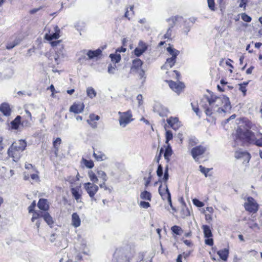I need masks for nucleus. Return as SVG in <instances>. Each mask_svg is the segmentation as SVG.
Masks as SVG:
<instances>
[{
	"instance_id": "obj_1",
	"label": "nucleus",
	"mask_w": 262,
	"mask_h": 262,
	"mask_svg": "<svg viewBox=\"0 0 262 262\" xmlns=\"http://www.w3.org/2000/svg\"><path fill=\"white\" fill-rule=\"evenodd\" d=\"M200 105L204 109L206 115H212L215 113H230L231 106L229 98H221L210 93L204 95L202 98Z\"/></svg>"
},
{
	"instance_id": "obj_2",
	"label": "nucleus",
	"mask_w": 262,
	"mask_h": 262,
	"mask_svg": "<svg viewBox=\"0 0 262 262\" xmlns=\"http://www.w3.org/2000/svg\"><path fill=\"white\" fill-rule=\"evenodd\" d=\"M236 123L238 126L233 136L235 141L253 144L257 133H254L251 129L255 130L256 126L245 118H240Z\"/></svg>"
},
{
	"instance_id": "obj_3",
	"label": "nucleus",
	"mask_w": 262,
	"mask_h": 262,
	"mask_svg": "<svg viewBox=\"0 0 262 262\" xmlns=\"http://www.w3.org/2000/svg\"><path fill=\"white\" fill-rule=\"evenodd\" d=\"M26 146L27 143L24 140H19L13 142L8 150V156L12 157L13 161H18Z\"/></svg>"
},
{
	"instance_id": "obj_4",
	"label": "nucleus",
	"mask_w": 262,
	"mask_h": 262,
	"mask_svg": "<svg viewBox=\"0 0 262 262\" xmlns=\"http://www.w3.org/2000/svg\"><path fill=\"white\" fill-rule=\"evenodd\" d=\"M244 204L245 210L250 213H256L258 210L259 205L256 201L251 196L247 197Z\"/></svg>"
},
{
	"instance_id": "obj_5",
	"label": "nucleus",
	"mask_w": 262,
	"mask_h": 262,
	"mask_svg": "<svg viewBox=\"0 0 262 262\" xmlns=\"http://www.w3.org/2000/svg\"><path fill=\"white\" fill-rule=\"evenodd\" d=\"M83 187L92 201H96L95 195L99 190V187L95 184L90 182L85 183L83 185Z\"/></svg>"
},
{
	"instance_id": "obj_6",
	"label": "nucleus",
	"mask_w": 262,
	"mask_h": 262,
	"mask_svg": "<svg viewBox=\"0 0 262 262\" xmlns=\"http://www.w3.org/2000/svg\"><path fill=\"white\" fill-rule=\"evenodd\" d=\"M207 150V148L202 145H199L192 148L191 155L194 160L198 162L200 159V156L204 154Z\"/></svg>"
},
{
	"instance_id": "obj_7",
	"label": "nucleus",
	"mask_w": 262,
	"mask_h": 262,
	"mask_svg": "<svg viewBox=\"0 0 262 262\" xmlns=\"http://www.w3.org/2000/svg\"><path fill=\"white\" fill-rule=\"evenodd\" d=\"M81 52H83V54H85L86 53V55L88 56V58H85V56L84 55L83 56H81V57L79 58L78 60L80 62L82 60L86 59H92L95 57H98L99 55H101L102 51L100 49H98L95 51L93 50H88L86 51L85 50H84L81 51Z\"/></svg>"
},
{
	"instance_id": "obj_8",
	"label": "nucleus",
	"mask_w": 262,
	"mask_h": 262,
	"mask_svg": "<svg viewBox=\"0 0 262 262\" xmlns=\"http://www.w3.org/2000/svg\"><path fill=\"white\" fill-rule=\"evenodd\" d=\"M166 81L168 83L170 89L178 94H179L184 88V84L183 82H176L172 80H166Z\"/></svg>"
},
{
	"instance_id": "obj_9",
	"label": "nucleus",
	"mask_w": 262,
	"mask_h": 262,
	"mask_svg": "<svg viewBox=\"0 0 262 262\" xmlns=\"http://www.w3.org/2000/svg\"><path fill=\"white\" fill-rule=\"evenodd\" d=\"M167 123L170 127L175 130L178 129L182 125L181 122L177 117H171L167 119Z\"/></svg>"
},
{
	"instance_id": "obj_10",
	"label": "nucleus",
	"mask_w": 262,
	"mask_h": 262,
	"mask_svg": "<svg viewBox=\"0 0 262 262\" xmlns=\"http://www.w3.org/2000/svg\"><path fill=\"white\" fill-rule=\"evenodd\" d=\"M29 123L28 122H21L20 116H17L16 118L11 121L10 123V127L12 129H18L20 125L22 126H27Z\"/></svg>"
},
{
	"instance_id": "obj_11",
	"label": "nucleus",
	"mask_w": 262,
	"mask_h": 262,
	"mask_svg": "<svg viewBox=\"0 0 262 262\" xmlns=\"http://www.w3.org/2000/svg\"><path fill=\"white\" fill-rule=\"evenodd\" d=\"M84 105L81 102H75L70 107V111L75 114L81 113L83 110Z\"/></svg>"
},
{
	"instance_id": "obj_12",
	"label": "nucleus",
	"mask_w": 262,
	"mask_h": 262,
	"mask_svg": "<svg viewBox=\"0 0 262 262\" xmlns=\"http://www.w3.org/2000/svg\"><path fill=\"white\" fill-rule=\"evenodd\" d=\"M71 192L73 198L76 200L77 203L80 202L82 196V190L80 186L72 187Z\"/></svg>"
},
{
	"instance_id": "obj_13",
	"label": "nucleus",
	"mask_w": 262,
	"mask_h": 262,
	"mask_svg": "<svg viewBox=\"0 0 262 262\" xmlns=\"http://www.w3.org/2000/svg\"><path fill=\"white\" fill-rule=\"evenodd\" d=\"M153 111L155 113H157L158 115H166L169 113L168 110L166 107H165L160 103H156L155 104Z\"/></svg>"
},
{
	"instance_id": "obj_14",
	"label": "nucleus",
	"mask_w": 262,
	"mask_h": 262,
	"mask_svg": "<svg viewBox=\"0 0 262 262\" xmlns=\"http://www.w3.org/2000/svg\"><path fill=\"white\" fill-rule=\"evenodd\" d=\"M179 18L178 16H174L168 19V21H171L172 24H170V26L168 28L167 30L166 33L164 35V38L165 39H170L171 36L172 35V29L175 25V21L177 20V18Z\"/></svg>"
},
{
	"instance_id": "obj_15",
	"label": "nucleus",
	"mask_w": 262,
	"mask_h": 262,
	"mask_svg": "<svg viewBox=\"0 0 262 262\" xmlns=\"http://www.w3.org/2000/svg\"><path fill=\"white\" fill-rule=\"evenodd\" d=\"M56 56L54 57L55 62L57 64H58L60 61L61 58L64 57V50L63 45L59 46V47H57L55 49Z\"/></svg>"
},
{
	"instance_id": "obj_16",
	"label": "nucleus",
	"mask_w": 262,
	"mask_h": 262,
	"mask_svg": "<svg viewBox=\"0 0 262 262\" xmlns=\"http://www.w3.org/2000/svg\"><path fill=\"white\" fill-rule=\"evenodd\" d=\"M54 32L49 33V34H46L45 35V38L49 41L52 40L53 39H58L60 35V29L57 26H56L54 28Z\"/></svg>"
},
{
	"instance_id": "obj_17",
	"label": "nucleus",
	"mask_w": 262,
	"mask_h": 262,
	"mask_svg": "<svg viewBox=\"0 0 262 262\" xmlns=\"http://www.w3.org/2000/svg\"><path fill=\"white\" fill-rule=\"evenodd\" d=\"M132 117V116H120L119 119L120 125L122 127H125L133 120Z\"/></svg>"
},
{
	"instance_id": "obj_18",
	"label": "nucleus",
	"mask_w": 262,
	"mask_h": 262,
	"mask_svg": "<svg viewBox=\"0 0 262 262\" xmlns=\"http://www.w3.org/2000/svg\"><path fill=\"white\" fill-rule=\"evenodd\" d=\"M142 64L143 61L139 58H136L133 60L130 70L133 72H137L139 70L141 69Z\"/></svg>"
},
{
	"instance_id": "obj_19",
	"label": "nucleus",
	"mask_w": 262,
	"mask_h": 262,
	"mask_svg": "<svg viewBox=\"0 0 262 262\" xmlns=\"http://www.w3.org/2000/svg\"><path fill=\"white\" fill-rule=\"evenodd\" d=\"M38 207L42 211H48L49 209V205L47 199H39L38 204Z\"/></svg>"
},
{
	"instance_id": "obj_20",
	"label": "nucleus",
	"mask_w": 262,
	"mask_h": 262,
	"mask_svg": "<svg viewBox=\"0 0 262 262\" xmlns=\"http://www.w3.org/2000/svg\"><path fill=\"white\" fill-rule=\"evenodd\" d=\"M177 57H170L166 59L165 64L161 67V69H168L171 68L176 62Z\"/></svg>"
},
{
	"instance_id": "obj_21",
	"label": "nucleus",
	"mask_w": 262,
	"mask_h": 262,
	"mask_svg": "<svg viewBox=\"0 0 262 262\" xmlns=\"http://www.w3.org/2000/svg\"><path fill=\"white\" fill-rule=\"evenodd\" d=\"M71 224L75 228H77L80 226L81 220L77 213L72 214Z\"/></svg>"
},
{
	"instance_id": "obj_22",
	"label": "nucleus",
	"mask_w": 262,
	"mask_h": 262,
	"mask_svg": "<svg viewBox=\"0 0 262 262\" xmlns=\"http://www.w3.org/2000/svg\"><path fill=\"white\" fill-rule=\"evenodd\" d=\"M99 119V116H89V118L86 119V121L93 128H95L97 127V121Z\"/></svg>"
},
{
	"instance_id": "obj_23",
	"label": "nucleus",
	"mask_w": 262,
	"mask_h": 262,
	"mask_svg": "<svg viewBox=\"0 0 262 262\" xmlns=\"http://www.w3.org/2000/svg\"><path fill=\"white\" fill-rule=\"evenodd\" d=\"M0 111L3 115H10L11 113L10 105L6 102L3 103L1 104Z\"/></svg>"
},
{
	"instance_id": "obj_24",
	"label": "nucleus",
	"mask_w": 262,
	"mask_h": 262,
	"mask_svg": "<svg viewBox=\"0 0 262 262\" xmlns=\"http://www.w3.org/2000/svg\"><path fill=\"white\" fill-rule=\"evenodd\" d=\"M229 253V249L227 248L219 250L217 252V254L219 255L220 258L224 261H226L227 260Z\"/></svg>"
},
{
	"instance_id": "obj_25",
	"label": "nucleus",
	"mask_w": 262,
	"mask_h": 262,
	"mask_svg": "<svg viewBox=\"0 0 262 262\" xmlns=\"http://www.w3.org/2000/svg\"><path fill=\"white\" fill-rule=\"evenodd\" d=\"M234 156L237 159L245 157V160H248L249 161L250 159V154L246 151H236L235 152Z\"/></svg>"
},
{
	"instance_id": "obj_26",
	"label": "nucleus",
	"mask_w": 262,
	"mask_h": 262,
	"mask_svg": "<svg viewBox=\"0 0 262 262\" xmlns=\"http://www.w3.org/2000/svg\"><path fill=\"white\" fill-rule=\"evenodd\" d=\"M93 156L98 161H104L107 159L106 155L101 151L94 152Z\"/></svg>"
},
{
	"instance_id": "obj_27",
	"label": "nucleus",
	"mask_w": 262,
	"mask_h": 262,
	"mask_svg": "<svg viewBox=\"0 0 262 262\" xmlns=\"http://www.w3.org/2000/svg\"><path fill=\"white\" fill-rule=\"evenodd\" d=\"M202 229L205 237H212V233L210 227L207 225H204L202 226Z\"/></svg>"
},
{
	"instance_id": "obj_28",
	"label": "nucleus",
	"mask_w": 262,
	"mask_h": 262,
	"mask_svg": "<svg viewBox=\"0 0 262 262\" xmlns=\"http://www.w3.org/2000/svg\"><path fill=\"white\" fill-rule=\"evenodd\" d=\"M172 150L169 144H167V147L165 149L164 157L167 162L169 161V158L172 155Z\"/></svg>"
},
{
	"instance_id": "obj_29",
	"label": "nucleus",
	"mask_w": 262,
	"mask_h": 262,
	"mask_svg": "<svg viewBox=\"0 0 262 262\" xmlns=\"http://www.w3.org/2000/svg\"><path fill=\"white\" fill-rule=\"evenodd\" d=\"M43 220L47 223V224L51 227L54 224L53 217L50 215L49 213L48 212H45V214H44Z\"/></svg>"
},
{
	"instance_id": "obj_30",
	"label": "nucleus",
	"mask_w": 262,
	"mask_h": 262,
	"mask_svg": "<svg viewBox=\"0 0 262 262\" xmlns=\"http://www.w3.org/2000/svg\"><path fill=\"white\" fill-rule=\"evenodd\" d=\"M158 190H159V194H160V195L161 196V197L162 198V199L163 200L167 199V193H168V192H169L167 186H166V189L165 190L164 189L162 190V186L160 185V187H159Z\"/></svg>"
},
{
	"instance_id": "obj_31",
	"label": "nucleus",
	"mask_w": 262,
	"mask_h": 262,
	"mask_svg": "<svg viewBox=\"0 0 262 262\" xmlns=\"http://www.w3.org/2000/svg\"><path fill=\"white\" fill-rule=\"evenodd\" d=\"M158 190H159V194H160V195L161 196V197L162 198V199L163 200L167 199V193H168V192H169L167 186H166V189L165 190L164 189L162 190V186L160 185V187H159Z\"/></svg>"
},
{
	"instance_id": "obj_32",
	"label": "nucleus",
	"mask_w": 262,
	"mask_h": 262,
	"mask_svg": "<svg viewBox=\"0 0 262 262\" xmlns=\"http://www.w3.org/2000/svg\"><path fill=\"white\" fill-rule=\"evenodd\" d=\"M140 198L142 200L150 201L151 199V195L149 192L144 190L141 193Z\"/></svg>"
},
{
	"instance_id": "obj_33",
	"label": "nucleus",
	"mask_w": 262,
	"mask_h": 262,
	"mask_svg": "<svg viewBox=\"0 0 262 262\" xmlns=\"http://www.w3.org/2000/svg\"><path fill=\"white\" fill-rule=\"evenodd\" d=\"M167 51L172 56L171 57H177V56L180 53L179 51L172 48L171 47H167Z\"/></svg>"
},
{
	"instance_id": "obj_34",
	"label": "nucleus",
	"mask_w": 262,
	"mask_h": 262,
	"mask_svg": "<svg viewBox=\"0 0 262 262\" xmlns=\"http://www.w3.org/2000/svg\"><path fill=\"white\" fill-rule=\"evenodd\" d=\"M88 176L90 180L92 182V183L95 184L98 182V177L95 174V173L93 171L91 170L89 171Z\"/></svg>"
},
{
	"instance_id": "obj_35",
	"label": "nucleus",
	"mask_w": 262,
	"mask_h": 262,
	"mask_svg": "<svg viewBox=\"0 0 262 262\" xmlns=\"http://www.w3.org/2000/svg\"><path fill=\"white\" fill-rule=\"evenodd\" d=\"M96 92L92 87H89L86 89L87 96L92 99L96 96Z\"/></svg>"
},
{
	"instance_id": "obj_36",
	"label": "nucleus",
	"mask_w": 262,
	"mask_h": 262,
	"mask_svg": "<svg viewBox=\"0 0 262 262\" xmlns=\"http://www.w3.org/2000/svg\"><path fill=\"white\" fill-rule=\"evenodd\" d=\"M81 161L82 163L85 165V166L88 168H92L94 166V162L91 160H88L84 159V158H82Z\"/></svg>"
},
{
	"instance_id": "obj_37",
	"label": "nucleus",
	"mask_w": 262,
	"mask_h": 262,
	"mask_svg": "<svg viewBox=\"0 0 262 262\" xmlns=\"http://www.w3.org/2000/svg\"><path fill=\"white\" fill-rule=\"evenodd\" d=\"M110 57L112 61L115 63H118L121 60V55L120 54H111Z\"/></svg>"
},
{
	"instance_id": "obj_38",
	"label": "nucleus",
	"mask_w": 262,
	"mask_h": 262,
	"mask_svg": "<svg viewBox=\"0 0 262 262\" xmlns=\"http://www.w3.org/2000/svg\"><path fill=\"white\" fill-rule=\"evenodd\" d=\"M191 26L189 25V22L187 20L185 21V26L183 28L182 31L186 35H188L189 32L190 31Z\"/></svg>"
},
{
	"instance_id": "obj_39",
	"label": "nucleus",
	"mask_w": 262,
	"mask_h": 262,
	"mask_svg": "<svg viewBox=\"0 0 262 262\" xmlns=\"http://www.w3.org/2000/svg\"><path fill=\"white\" fill-rule=\"evenodd\" d=\"M20 40L19 39H15L13 42H9L7 43L6 46V49L8 50H10L13 49L14 47L18 45Z\"/></svg>"
},
{
	"instance_id": "obj_40",
	"label": "nucleus",
	"mask_w": 262,
	"mask_h": 262,
	"mask_svg": "<svg viewBox=\"0 0 262 262\" xmlns=\"http://www.w3.org/2000/svg\"><path fill=\"white\" fill-rule=\"evenodd\" d=\"M171 231L177 235H181L183 232L182 229L178 226H173L171 228Z\"/></svg>"
},
{
	"instance_id": "obj_41",
	"label": "nucleus",
	"mask_w": 262,
	"mask_h": 262,
	"mask_svg": "<svg viewBox=\"0 0 262 262\" xmlns=\"http://www.w3.org/2000/svg\"><path fill=\"white\" fill-rule=\"evenodd\" d=\"M25 167L26 169L29 170V172H35L38 173V171L35 168L34 166H33L31 164L26 163L25 165Z\"/></svg>"
},
{
	"instance_id": "obj_42",
	"label": "nucleus",
	"mask_w": 262,
	"mask_h": 262,
	"mask_svg": "<svg viewBox=\"0 0 262 262\" xmlns=\"http://www.w3.org/2000/svg\"><path fill=\"white\" fill-rule=\"evenodd\" d=\"M97 174L98 177L100 179H102L103 181L106 182L107 181V177L106 173L104 171L102 170H98Z\"/></svg>"
},
{
	"instance_id": "obj_43",
	"label": "nucleus",
	"mask_w": 262,
	"mask_h": 262,
	"mask_svg": "<svg viewBox=\"0 0 262 262\" xmlns=\"http://www.w3.org/2000/svg\"><path fill=\"white\" fill-rule=\"evenodd\" d=\"M137 72L138 73L140 78L143 79V80L142 81V84H143L144 83V82L145 81V79H146L145 71H144L143 69H141L139 70Z\"/></svg>"
},
{
	"instance_id": "obj_44",
	"label": "nucleus",
	"mask_w": 262,
	"mask_h": 262,
	"mask_svg": "<svg viewBox=\"0 0 262 262\" xmlns=\"http://www.w3.org/2000/svg\"><path fill=\"white\" fill-rule=\"evenodd\" d=\"M61 142V140L60 138H57L53 142V146H54V147L55 148V154L56 155L57 154V152L58 151V147L57 146V145L60 144Z\"/></svg>"
},
{
	"instance_id": "obj_45",
	"label": "nucleus",
	"mask_w": 262,
	"mask_h": 262,
	"mask_svg": "<svg viewBox=\"0 0 262 262\" xmlns=\"http://www.w3.org/2000/svg\"><path fill=\"white\" fill-rule=\"evenodd\" d=\"M166 143L169 144V141L171 140L173 138V135L170 130H167L166 132Z\"/></svg>"
},
{
	"instance_id": "obj_46",
	"label": "nucleus",
	"mask_w": 262,
	"mask_h": 262,
	"mask_svg": "<svg viewBox=\"0 0 262 262\" xmlns=\"http://www.w3.org/2000/svg\"><path fill=\"white\" fill-rule=\"evenodd\" d=\"M248 84V82H244L243 83L239 84V89L241 91H242L244 93V95L246 94V93L247 90H246V86Z\"/></svg>"
},
{
	"instance_id": "obj_47",
	"label": "nucleus",
	"mask_w": 262,
	"mask_h": 262,
	"mask_svg": "<svg viewBox=\"0 0 262 262\" xmlns=\"http://www.w3.org/2000/svg\"><path fill=\"white\" fill-rule=\"evenodd\" d=\"M66 181L71 184H74L75 182L79 180V178H75V177L68 176L65 179Z\"/></svg>"
},
{
	"instance_id": "obj_48",
	"label": "nucleus",
	"mask_w": 262,
	"mask_h": 262,
	"mask_svg": "<svg viewBox=\"0 0 262 262\" xmlns=\"http://www.w3.org/2000/svg\"><path fill=\"white\" fill-rule=\"evenodd\" d=\"M198 143V140L195 137H191L189 140V145L194 146Z\"/></svg>"
},
{
	"instance_id": "obj_49",
	"label": "nucleus",
	"mask_w": 262,
	"mask_h": 262,
	"mask_svg": "<svg viewBox=\"0 0 262 262\" xmlns=\"http://www.w3.org/2000/svg\"><path fill=\"white\" fill-rule=\"evenodd\" d=\"M241 18L245 22L249 23L251 21V17L245 13L241 14Z\"/></svg>"
},
{
	"instance_id": "obj_50",
	"label": "nucleus",
	"mask_w": 262,
	"mask_h": 262,
	"mask_svg": "<svg viewBox=\"0 0 262 262\" xmlns=\"http://www.w3.org/2000/svg\"><path fill=\"white\" fill-rule=\"evenodd\" d=\"M193 204L198 207H202L204 206V203L200 201H199L197 199H194L192 200Z\"/></svg>"
},
{
	"instance_id": "obj_51",
	"label": "nucleus",
	"mask_w": 262,
	"mask_h": 262,
	"mask_svg": "<svg viewBox=\"0 0 262 262\" xmlns=\"http://www.w3.org/2000/svg\"><path fill=\"white\" fill-rule=\"evenodd\" d=\"M138 48H139L140 49H142L143 51L145 52L147 49V46L144 42L140 40L139 42Z\"/></svg>"
},
{
	"instance_id": "obj_52",
	"label": "nucleus",
	"mask_w": 262,
	"mask_h": 262,
	"mask_svg": "<svg viewBox=\"0 0 262 262\" xmlns=\"http://www.w3.org/2000/svg\"><path fill=\"white\" fill-rule=\"evenodd\" d=\"M181 215L183 218L190 215V212L188 209L187 208H183L181 210Z\"/></svg>"
},
{
	"instance_id": "obj_53",
	"label": "nucleus",
	"mask_w": 262,
	"mask_h": 262,
	"mask_svg": "<svg viewBox=\"0 0 262 262\" xmlns=\"http://www.w3.org/2000/svg\"><path fill=\"white\" fill-rule=\"evenodd\" d=\"M207 3L209 8L211 11H215V3L214 0H207Z\"/></svg>"
},
{
	"instance_id": "obj_54",
	"label": "nucleus",
	"mask_w": 262,
	"mask_h": 262,
	"mask_svg": "<svg viewBox=\"0 0 262 262\" xmlns=\"http://www.w3.org/2000/svg\"><path fill=\"white\" fill-rule=\"evenodd\" d=\"M199 168H200V171L202 173L204 174V175L206 177H207V173L210 171V169L205 168V167H203L202 165H200Z\"/></svg>"
},
{
	"instance_id": "obj_55",
	"label": "nucleus",
	"mask_w": 262,
	"mask_h": 262,
	"mask_svg": "<svg viewBox=\"0 0 262 262\" xmlns=\"http://www.w3.org/2000/svg\"><path fill=\"white\" fill-rule=\"evenodd\" d=\"M30 177L32 180H35V181L37 182L39 180V177L38 176V173L33 172H30Z\"/></svg>"
},
{
	"instance_id": "obj_56",
	"label": "nucleus",
	"mask_w": 262,
	"mask_h": 262,
	"mask_svg": "<svg viewBox=\"0 0 262 262\" xmlns=\"http://www.w3.org/2000/svg\"><path fill=\"white\" fill-rule=\"evenodd\" d=\"M61 41L60 40H55V41H51V45L53 47H56L57 48V47H59V46H61L62 44L61 43Z\"/></svg>"
},
{
	"instance_id": "obj_57",
	"label": "nucleus",
	"mask_w": 262,
	"mask_h": 262,
	"mask_svg": "<svg viewBox=\"0 0 262 262\" xmlns=\"http://www.w3.org/2000/svg\"><path fill=\"white\" fill-rule=\"evenodd\" d=\"M144 52V51H143V50L139 48H136L134 50L135 55L137 57L140 56Z\"/></svg>"
},
{
	"instance_id": "obj_58",
	"label": "nucleus",
	"mask_w": 262,
	"mask_h": 262,
	"mask_svg": "<svg viewBox=\"0 0 262 262\" xmlns=\"http://www.w3.org/2000/svg\"><path fill=\"white\" fill-rule=\"evenodd\" d=\"M163 167L161 164H159L158 167V169L157 170V176L159 177H161L163 175Z\"/></svg>"
},
{
	"instance_id": "obj_59",
	"label": "nucleus",
	"mask_w": 262,
	"mask_h": 262,
	"mask_svg": "<svg viewBox=\"0 0 262 262\" xmlns=\"http://www.w3.org/2000/svg\"><path fill=\"white\" fill-rule=\"evenodd\" d=\"M140 206L143 208L147 209L150 206V204L147 202L141 201L139 204Z\"/></svg>"
},
{
	"instance_id": "obj_60",
	"label": "nucleus",
	"mask_w": 262,
	"mask_h": 262,
	"mask_svg": "<svg viewBox=\"0 0 262 262\" xmlns=\"http://www.w3.org/2000/svg\"><path fill=\"white\" fill-rule=\"evenodd\" d=\"M116 66L114 65L112 66L111 64H109L108 67V72L110 74H114L115 73V71L116 70Z\"/></svg>"
},
{
	"instance_id": "obj_61",
	"label": "nucleus",
	"mask_w": 262,
	"mask_h": 262,
	"mask_svg": "<svg viewBox=\"0 0 262 262\" xmlns=\"http://www.w3.org/2000/svg\"><path fill=\"white\" fill-rule=\"evenodd\" d=\"M206 239L205 241V243L206 245L209 246H212L213 245V240L212 237H205Z\"/></svg>"
},
{
	"instance_id": "obj_62",
	"label": "nucleus",
	"mask_w": 262,
	"mask_h": 262,
	"mask_svg": "<svg viewBox=\"0 0 262 262\" xmlns=\"http://www.w3.org/2000/svg\"><path fill=\"white\" fill-rule=\"evenodd\" d=\"M191 105L193 111L197 114L199 112V108L197 103H191Z\"/></svg>"
},
{
	"instance_id": "obj_63",
	"label": "nucleus",
	"mask_w": 262,
	"mask_h": 262,
	"mask_svg": "<svg viewBox=\"0 0 262 262\" xmlns=\"http://www.w3.org/2000/svg\"><path fill=\"white\" fill-rule=\"evenodd\" d=\"M36 206V203L35 201H33L32 204L28 207V211L29 213L33 212L35 211L34 209Z\"/></svg>"
},
{
	"instance_id": "obj_64",
	"label": "nucleus",
	"mask_w": 262,
	"mask_h": 262,
	"mask_svg": "<svg viewBox=\"0 0 262 262\" xmlns=\"http://www.w3.org/2000/svg\"><path fill=\"white\" fill-rule=\"evenodd\" d=\"M249 227L252 229H259L258 225L256 223H249Z\"/></svg>"
}]
</instances>
